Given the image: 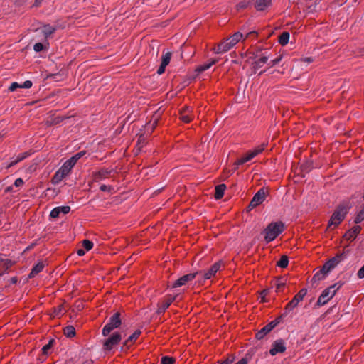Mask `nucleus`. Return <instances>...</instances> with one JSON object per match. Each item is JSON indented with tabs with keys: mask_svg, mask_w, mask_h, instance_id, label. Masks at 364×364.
Wrapping results in <instances>:
<instances>
[{
	"mask_svg": "<svg viewBox=\"0 0 364 364\" xmlns=\"http://www.w3.org/2000/svg\"><path fill=\"white\" fill-rule=\"evenodd\" d=\"M344 282L338 281L335 284L329 286L323 290L321 295L318 298L316 304L318 306H322L326 304L336 294V292L342 287Z\"/></svg>",
	"mask_w": 364,
	"mask_h": 364,
	"instance_id": "obj_1",
	"label": "nucleus"
},
{
	"mask_svg": "<svg viewBox=\"0 0 364 364\" xmlns=\"http://www.w3.org/2000/svg\"><path fill=\"white\" fill-rule=\"evenodd\" d=\"M284 230V225L282 222H272L269 223L264 230V240L267 243L273 241Z\"/></svg>",
	"mask_w": 364,
	"mask_h": 364,
	"instance_id": "obj_2",
	"label": "nucleus"
},
{
	"mask_svg": "<svg viewBox=\"0 0 364 364\" xmlns=\"http://www.w3.org/2000/svg\"><path fill=\"white\" fill-rule=\"evenodd\" d=\"M350 208V206L348 203H341L332 214L328 221V227L338 226L344 220Z\"/></svg>",
	"mask_w": 364,
	"mask_h": 364,
	"instance_id": "obj_3",
	"label": "nucleus"
},
{
	"mask_svg": "<svg viewBox=\"0 0 364 364\" xmlns=\"http://www.w3.org/2000/svg\"><path fill=\"white\" fill-rule=\"evenodd\" d=\"M122 323L121 314L119 312L114 313L109 319L107 323L103 327L102 334L107 336L110 332L120 326Z\"/></svg>",
	"mask_w": 364,
	"mask_h": 364,
	"instance_id": "obj_4",
	"label": "nucleus"
},
{
	"mask_svg": "<svg viewBox=\"0 0 364 364\" xmlns=\"http://www.w3.org/2000/svg\"><path fill=\"white\" fill-rule=\"evenodd\" d=\"M266 144H262L254 149L248 151L244 156L240 158L235 164V169L237 168L238 166L242 165L257 156L258 154H261L265 149Z\"/></svg>",
	"mask_w": 364,
	"mask_h": 364,
	"instance_id": "obj_5",
	"label": "nucleus"
},
{
	"mask_svg": "<svg viewBox=\"0 0 364 364\" xmlns=\"http://www.w3.org/2000/svg\"><path fill=\"white\" fill-rule=\"evenodd\" d=\"M306 293L307 290L306 289H301L294 296V297L286 305L284 310L283 316H286L288 314H289L298 305V304L303 300Z\"/></svg>",
	"mask_w": 364,
	"mask_h": 364,
	"instance_id": "obj_6",
	"label": "nucleus"
},
{
	"mask_svg": "<svg viewBox=\"0 0 364 364\" xmlns=\"http://www.w3.org/2000/svg\"><path fill=\"white\" fill-rule=\"evenodd\" d=\"M122 339L121 333L119 332H114L109 338L105 339L102 343V348L105 351L112 350L114 346H116Z\"/></svg>",
	"mask_w": 364,
	"mask_h": 364,
	"instance_id": "obj_7",
	"label": "nucleus"
},
{
	"mask_svg": "<svg viewBox=\"0 0 364 364\" xmlns=\"http://www.w3.org/2000/svg\"><path fill=\"white\" fill-rule=\"evenodd\" d=\"M200 274H202L201 272L187 274L174 281L171 284L168 285V287H170L171 288H178L184 286L189 282L193 280L195 278H197V277H198Z\"/></svg>",
	"mask_w": 364,
	"mask_h": 364,
	"instance_id": "obj_8",
	"label": "nucleus"
},
{
	"mask_svg": "<svg viewBox=\"0 0 364 364\" xmlns=\"http://www.w3.org/2000/svg\"><path fill=\"white\" fill-rule=\"evenodd\" d=\"M221 264V261L217 262L207 271L200 272L202 274L197 277L198 282H205V280L212 278V277H213L217 273V272L219 271Z\"/></svg>",
	"mask_w": 364,
	"mask_h": 364,
	"instance_id": "obj_9",
	"label": "nucleus"
},
{
	"mask_svg": "<svg viewBox=\"0 0 364 364\" xmlns=\"http://www.w3.org/2000/svg\"><path fill=\"white\" fill-rule=\"evenodd\" d=\"M286 349L287 347L285 341L283 339L279 338L272 343V347L269 350V354L274 356L278 353H283L285 352Z\"/></svg>",
	"mask_w": 364,
	"mask_h": 364,
	"instance_id": "obj_10",
	"label": "nucleus"
},
{
	"mask_svg": "<svg viewBox=\"0 0 364 364\" xmlns=\"http://www.w3.org/2000/svg\"><path fill=\"white\" fill-rule=\"evenodd\" d=\"M269 55L267 52L259 54H256L255 60L252 63V68L255 72L262 68L265 64H268Z\"/></svg>",
	"mask_w": 364,
	"mask_h": 364,
	"instance_id": "obj_11",
	"label": "nucleus"
},
{
	"mask_svg": "<svg viewBox=\"0 0 364 364\" xmlns=\"http://www.w3.org/2000/svg\"><path fill=\"white\" fill-rule=\"evenodd\" d=\"M342 259V255H338L328 260L322 267L323 271L329 273Z\"/></svg>",
	"mask_w": 364,
	"mask_h": 364,
	"instance_id": "obj_12",
	"label": "nucleus"
},
{
	"mask_svg": "<svg viewBox=\"0 0 364 364\" xmlns=\"http://www.w3.org/2000/svg\"><path fill=\"white\" fill-rule=\"evenodd\" d=\"M176 297L177 295H168L165 299H164L159 304L156 313L158 314H164L165 311L169 307V306L175 301Z\"/></svg>",
	"mask_w": 364,
	"mask_h": 364,
	"instance_id": "obj_13",
	"label": "nucleus"
},
{
	"mask_svg": "<svg viewBox=\"0 0 364 364\" xmlns=\"http://www.w3.org/2000/svg\"><path fill=\"white\" fill-rule=\"evenodd\" d=\"M265 198V191L264 188H260L256 194L253 196L250 203V207L252 208L256 207L257 205L261 204Z\"/></svg>",
	"mask_w": 364,
	"mask_h": 364,
	"instance_id": "obj_14",
	"label": "nucleus"
},
{
	"mask_svg": "<svg viewBox=\"0 0 364 364\" xmlns=\"http://www.w3.org/2000/svg\"><path fill=\"white\" fill-rule=\"evenodd\" d=\"M85 154V151H80L77 153L75 155L67 160L63 164V166L65 167V168L70 173L73 167L77 163V160L80 159Z\"/></svg>",
	"mask_w": 364,
	"mask_h": 364,
	"instance_id": "obj_15",
	"label": "nucleus"
},
{
	"mask_svg": "<svg viewBox=\"0 0 364 364\" xmlns=\"http://www.w3.org/2000/svg\"><path fill=\"white\" fill-rule=\"evenodd\" d=\"M68 173L69 172L62 166L53 176L51 179L52 183L54 185L58 184Z\"/></svg>",
	"mask_w": 364,
	"mask_h": 364,
	"instance_id": "obj_16",
	"label": "nucleus"
},
{
	"mask_svg": "<svg viewBox=\"0 0 364 364\" xmlns=\"http://www.w3.org/2000/svg\"><path fill=\"white\" fill-rule=\"evenodd\" d=\"M70 207L68 205L56 207L51 210L50 217L52 218H57L59 217L60 213L67 214L70 212Z\"/></svg>",
	"mask_w": 364,
	"mask_h": 364,
	"instance_id": "obj_17",
	"label": "nucleus"
},
{
	"mask_svg": "<svg viewBox=\"0 0 364 364\" xmlns=\"http://www.w3.org/2000/svg\"><path fill=\"white\" fill-rule=\"evenodd\" d=\"M361 227L359 225H355L350 230L347 231L344 235V238L347 240L353 241L355 239L358 234L360 232Z\"/></svg>",
	"mask_w": 364,
	"mask_h": 364,
	"instance_id": "obj_18",
	"label": "nucleus"
},
{
	"mask_svg": "<svg viewBox=\"0 0 364 364\" xmlns=\"http://www.w3.org/2000/svg\"><path fill=\"white\" fill-rule=\"evenodd\" d=\"M141 332L140 330L135 331L132 335H130L128 338L123 343V348H129L130 346L134 343L139 336L141 335Z\"/></svg>",
	"mask_w": 364,
	"mask_h": 364,
	"instance_id": "obj_19",
	"label": "nucleus"
},
{
	"mask_svg": "<svg viewBox=\"0 0 364 364\" xmlns=\"http://www.w3.org/2000/svg\"><path fill=\"white\" fill-rule=\"evenodd\" d=\"M274 328V325H272L271 323H268L265 326H264L260 331H259L255 337L257 340L262 339L268 333H269Z\"/></svg>",
	"mask_w": 364,
	"mask_h": 364,
	"instance_id": "obj_20",
	"label": "nucleus"
},
{
	"mask_svg": "<svg viewBox=\"0 0 364 364\" xmlns=\"http://www.w3.org/2000/svg\"><path fill=\"white\" fill-rule=\"evenodd\" d=\"M242 39H243V34L240 32H236L232 36L229 37V50Z\"/></svg>",
	"mask_w": 364,
	"mask_h": 364,
	"instance_id": "obj_21",
	"label": "nucleus"
},
{
	"mask_svg": "<svg viewBox=\"0 0 364 364\" xmlns=\"http://www.w3.org/2000/svg\"><path fill=\"white\" fill-rule=\"evenodd\" d=\"M226 190L225 184H220L215 186V193L214 198L215 200H219L223 198L225 193V191Z\"/></svg>",
	"mask_w": 364,
	"mask_h": 364,
	"instance_id": "obj_22",
	"label": "nucleus"
},
{
	"mask_svg": "<svg viewBox=\"0 0 364 364\" xmlns=\"http://www.w3.org/2000/svg\"><path fill=\"white\" fill-rule=\"evenodd\" d=\"M272 4V0H256L255 6L257 11H264Z\"/></svg>",
	"mask_w": 364,
	"mask_h": 364,
	"instance_id": "obj_23",
	"label": "nucleus"
},
{
	"mask_svg": "<svg viewBox=\"0 0 364 364\" xmlns=\"http://www.w3.org/2000/svg\"><path fill=\"white\" fill-rule=\"evenodd\" d=\"M56 26H53L49 24L44 25L43 28L41 29L42 33L43 34L46 38H48L50 36H51L56 31Z\"/></svg>",
	"mask_w": 364,
	"mask_h": 364,
	"instance_id": "obj_24",
	"label": "nucleus"
},
{
	"mask_svg": "<svg viewBox=\"0 0 364 364\" xmlns=\"http://www.w3.org/2000/svg\"><path fill=\"white\" fill-rule=\"evenodd\" d=\"M45 267V264L43 262H39L38 264H36L31 269L28 277L29 278H33L36 277L38 273L42 272Z\"/></svg>",
	"mask_w": 364,
	"mask_h": 364,
	"instance_id": "obj_25",
	"label": "nucleus"
},
{
	"mask_svg": "<svg viewBox=\"0 0 364 364\" xmlns=\"http://www.w3.org/2000/svg\"><path fill=\"white\" fill-rule=\"evenodd\" d=\"M328 273L323 271V268H321L318 272L314 274V275L312 277V282L313 283H317L323 279H324Z\"/></svg>",
	"mask_w": 364,
	"mask_h": 364,
	"instance_id": "obj_26",
	"label": "nucleus"
},
{
	"mask_svg": "<svg viewBox=\"0 0 364 364\" xmlns=\"http://www.w3.org/2000/svg\"><path fill=\"white\" fill-rule=\"evenodd\" d=\"M218 62L217 59H213L210 63H204L198 66L196 69V72L198 73H200L208 69H209L213 65L215 64Z\"/></svg>",
	"mask_w": 364,
	"mask_h": 364,
	"instance_id": "obj_27",
	"label": "nucleus"
},
{
	"mask_svg": "<svg viewBox=\"0 0 364 364\" xmlns=\"http://www.w3.org/2000/svg\"><path fill=\"white\" fill-rule=\"evenodd\" d=\"M109 173L110 171L103 168L94 173V178L95 181H100L107 178Z\"/></svg>",
	"mask_w": 364,
	"mask_h": 364,
	"instance_id": "obj_28",
	"label": "nucleus"
},
{
	"mask_svg": "<svg viewBox=\"0 0 364 364\" xmlns=\"http://www.w3.org/2000/svg\"><path fill=\"white\" fill-rule=\"evenodd\" d=\"M13 264L14 262L11 260L0 256V267H2L5 271L9 269Z\"/></svg>",
	"mask_w": 364,
	"mask_h": 364,
	"instance_id": "obj_29",
	"label": "nucleus"
},
{
	"mask_svg": "<svg viewBox=\"0 0 364 364\" xmlns=\"http://www.w3.org/2000/svg\"><path fill=\"white\" fill-rule=\"evenodd\" d=\"M215 53H223L228 50V43L226 41H223L220 43H219L217 47L214 48Z\"/></svg>",
	"mask_w": 364,
	"mask_h": 364,
	"instance_id": "obj_30",
	"label": "nucleus"
},
{
	"mask_svg": "<svg viewBox=\"0 0 364 364\" xmlns=\"http://www.w3.org/2000/svg\"><path fill=\"white\" fill-rule=\"evenodd\" d=\"M27 155L26 153H23V154H21V155H19L16 159L12 161L11 163H9V164L6 165L4 167L6 168H9L14 166H15L16 164H18V162L21 161L22 160H23L25 158H26Z\"/></svg>",
	"mask_w": 364,
	"mask_h": 364,
	"instance_id": "obj_31",
	"label": "nucleus"
},
{
	"mask_svg": "<svg viewBox=\"0 0 364 364\" xmlns=\"http://www.w3.org/2000/svg\"><path fill=\"white\" fill-rule=\"evenodd\" d=\"M289 41V33L288 32H283L279 37V43L282 46H285Z\"/></svg>",
	"mask_w": 364,
	"mask_h": 364,
	"instance_id": "obj_32",
	"label": "nucleus"
},
{
	"mask_svg": "<svg viewBox=\"0 0 364 364\" xmlns=\"http://www.w3.org/2000/svg\"><path fill=\"white\" fill-rule=\"evenodd\" d=\"M286 280L287 279L284 277H280L276 279L275 287L277 291H280L281 289L285 286Z\"/></svg>",
	"mask_w": 364,
	"mask_h": 364,
	"instance_id": "obj_33",
	"label": "nucleus"
},
{
	"mask_svg": "<svg viewBox=\"0 0 364 364\" xmlns=\"http://www.w3.org/2000/svg\"><path fill=\"white\" fill-rule=\"evenodd\" d=\"M289 264V259L287 255H282L279 261L277 262V265L280 268H286Z\"/></svg>",
	"mask_w": 364,
	"mask_h": 364,
	"instance_id": "obj_34",
	"label": "nucleus"
},
{
	"mask_svg": "<svg viewBox=\"0 0 364 364\" xmlns=\"http://www.w3.org/2000/svg\"><path fill=\"white\" fill-rule=\"evenodd\" d=\"M64 334L68 338H72L75 335V329L73 326H68L64 328Z\"/></svg>",
	"mask_w": 364,
	"mask_h": 364,
	"instance_id": "obj_35",
	"label": "nucleus"
},
{
	"mask_svg": "<svg viewBox=\"0 0 364 364\" xmlns=\"http://www.w3.org/2000/svg\"><path fill=\"white\" fill-rule=\"evenodd\" d=\"M171 58V52H167L166 53L163 54L162 56H161V64L167 66L168 65V63H170Z\"/></svg>",
	"mask_w": 364,
	"mask_h": 364,
	"instance_id": "obj_36",
	"label": "nucleus"
},
{
	"mask_svg": "<svg viewBox=\"0 0 364 364\" xmlns=\"http://www.w3.org/2000/svg\"><path fill=\"white\" fill-rule=\"evenodd\" d=\"M54 343H55V340L54 339H50L48 343L45 345L42 348V349H41L42 353L43 355H48L49 350L52 348V346H53Z\"/></svg>",
	"mask_w": 364,
	"mask_h": 364,
	"instance_id": "obj_37",
	"label": "nucleus"
},
{
	"mask_svg": "<svg viewBox=\"0 0 364 364\" xmlns=\"http://www.w3.org/2000/svg\"><path fill=\"white\" fill-rule=\"evenodd\" d=\"M186 109H188V108H186V109L182 110L180 112V119L183 122L188 123V122H190L191 121V116H189L188 114L186 113Z\"/></svg>",
	"mask_w": 364,
	"mask_h": 364,
	"instance_id": "obj_38",
	"label": "nucleus"
},
{
	"mask_svg": "<svg viewBox=\"0 0 364 364\" xmlns=\"http://www.w3.org/2000/svg\"><path fill=\"white\" fill-rule=\"evenodd\" d=\"M363 220H364V205H363V207L362 208V209L356 215L354 221L356 224H358V223H361Z\"/></svg>",
	"mask_w": 364,
	"mask_h": 364,
	"instance_id": "obj_39",
	"label": "nucleus"
},
{
	"mask_svg": "<svg viewBox=\"0 0 364 364\" xmlns=\"http://www.w3.org/2000/svg\"><path fill=\"white\" fill-rule=\"evenodd\" d=\"M175 360L168 356H164L161 358V364H173Z\"/></svg>",
	"mask_w": 364,
	"mask_h": 364,
	"instance_id": "obj_40",
	"label": "nucleus"
},
{
	"mask_svg": "<svg viewBox=\"0 0 364 364\" xmlns=\"http://www.w3.org/2000/svg\"><path fill=\"white\" fill-rule=\"evenodd\" d=\"M82 246L87 251H89L92 248L93 243L90 240H84L82 241Z\"/></svg>",
	"mask_w": 364,
	"mask_h": 364,
	"instance_id": "obj_41",
	"label": "nucleus"
},
{
	"mask_svg": "<svg viewBox=\"0 0 364 364\" xmlns=\"http://www.w3.org/2000/svg\"><path fill=\"white\" fill-rule=\"evenodd\" d=\"M156 125H157V119L156 118L153 122H150L149 124H146L147 132H149L150 129L149 133H151L153 132V130L154 129V128L156 127Z\"/></svg>",
	"mask_w": 364,
	"mask_h": 364,
	"instance_id": "obj_42",
	"label": "nucleus"
},
{
	"mask_svg": "<svg viewBox=\"0 0 364 364\" xmlns=\"http://www.w3.org/2000/svg\"><path fill=\"white\" fill-rule=\"evenodd\" d=\"M282 58V56L280 55V56H279V57H277V58H274L273 60H271L269 61L268 60V62H269L268 63V65L269 67H273V66L277 65L281 61Z\"/></svg>",
	"mask_w": 364,
	"mask_h": 364,
	"instance_id": "obj_43",
	"label": "nucleus"
},
{
	"mask_svg": "<svg viewBox=\"0 0 364 364\" xmlns=\"http://www.w3.org/2000/svg\"><path fill=\"white\" fill-rule=\"evenodd\" d=\"M45 48V46L41 43H36L33 46V50L36 52H41Z\"/></svg>",
	"mask_w": 364,
	"mask_h": 364,
	"instance_id": "obj_44",
	"label": "nucleus"
},
{
	"mask_svg": "<svg viewBox=\"0 0 364 364\" xmlns=\"http://www.w3.org/2000/svg\"><path fill=\"white\" fill-rule=\"evenodd\" d=\"M17 88H21V84L18 83V82H13L11 83V85H10V87H9V90L11 91V92H14L15 91Z\"/></svg>",
	"mask_w": 364,
	"mask_h": 364,
	"instance_id": "obj_45",
	"label": "nucleus"
},
{
	"mask_svg": "<svg viewBox=\"0 0 364 364\" xmlns=\"http://www.w3.org/2000/svg\"><path fill=\"white\" fill-rule=\"evenodd\" d=\"M284 316H283V314L278 318H277L276 319H274V321H271V324L272 325H274V328H275L282 321V319L284 318Z\"/></svg>",
	"mask_w": 364,
	"mask_h": 364,
	"instance_id": "obj_46",
	"label": "nucleus"
},
{
	"mask_svg": "<svg viewBox=\"0 0 364 364\" xmlns=\"http://www.w3.org/2000/svg\"><path fill=\"white\" fill-rule=\"evenodd\" d=\"M33 83L31 80H26L23 84H21V88L28 89L31 87Z\"/></svg>",
	"mask_w": 364,
	"mask_h": 364,
	"instance_id": "obj_47",
	"label": "nucleus"
},
{
	"mask_svg": "<svg viewBox=\"0 0 364 364\" xmlns=\"http://www.w3.org/2000/svg\"><path fill=\"white\" fill-rule=\"evenodd\" d=\"M357 276L359 279H363L364 278V264L362 266V267L358 271Z\"/></svg>",
	"mask_w": 364,
	"mask_h": 364,
	"instance_id": "obj_48",
	"label": "nucleus"
},
{
	"mask_svg": "<svg viewBox=\"0 0 364 364\" xmlns=\"http://www.w3.org/2000/svg\"><path fill=\"white\" fill-rule=\"evenodd\" d=\"M23 184V181L22 178H18L17 179H16V181H14V186L16 187H20Z\"/></svg>",
	"mask_w": 364,
	"mask_h": 364,
	"instance_id": "obj_49",
	"label": "nucleus"
},
{
	"mask_svg": "<svg viewBox=\"0 0 364 364\" xmlns=\"http://www.w3.org/2000/svg\"><path fill=\"white\" fill-rule=\"evenodd\" d=\"M166 65L161 64V65H160V66H159V68H158V70H157V72H156V73H157L159 75H161V74H163V73H164V71H165V68H166Z\"/></svg>",
	"mask_w": 364,
	"mask_h": 364,
	"instance_id": "obj_50",
	"label": "nucleus"
},
{
	"mask_svg": "<svg viewBox=\"0 0 364 364\" xmlns=\"http://www.w3.org/2000/svg\"><path fill=\"white\" fill-rule=\"evenodd\" d=\"M100 189L102 191H109L112 189V188L110 186H107L106 185H102L100 187Z\"/></svg>",
	"mask_w": 364,
	"mask_h": 364,
	"instance_id": "obj_51",
	"label": "nucleus"
},
{
	"mask_svg": "<svg viewBox=\"0 0 364 364\" xmlns=\"http://www.w3.org/2000/svg\"><path fill=\"white\" fill-rule=\"evenodd\" d=\"M85 253V251L83 250V249H79L77 250V254L79 255V256H82L84 255Z\"/></svg>",
	"mask_w": 364,
	"mask_h": 364,
	"instance_id": "obj_52",
	"label": "nucleus"
},
{
	"mask_svg": "<svg viewBox=\"0 0 364 364\" xmlns=\"http://www.w3.org/2000/svg\"><path fill=\"white\" fill-rule=\"evenodd\" d=\"M17 282H18V279H17V277H14L11 278V279H10V282H11V284H16V283H17Z\"/></svg>",
	"mask_w": 364,
	"mask_h": 364,
	"instance_id": "obj_53",
	"label": "nucleus"
},
{
	"mask_svg": "<svg viewBox=\"0 0 364 364\" xmlns=\"http://www.w3.org/2000/svg\"><path fill=\"white\" fill-rule=\"evenodd\" d=\"M235 364H247V361L246 359L245 358H242L240 360H239L237 363Z\"/></svg>",
	"mask_w": 364,
	"mask_h": 364,
	"instance_id": "obj_54",
	"label": "nucleus"
},
{
	"mask_svg": "<svg viewBox=\"0 0 364 364\" xmlns=\"http://www.w3.org/2000/svg\"><path fill=\"white\" fill-rule=\"evenodd\" d=\"M13 190L12 186H8L5 188V193L11 192Z\"/></svg>",
	"mask_w": 364,
	"mask_h": 364,
	"instance_id": "obj_55",
	"label": "nucleus"
},
{
	"mask_svg": "<svg viewBox=\"0 0 364 364\" xmlns=\"http://www.w3.org/2000/svg\"><path fill=\"white\" fill-rule=\"evenodd\" d=\"M63 307L61 306L58 307V309L55 311L56 314H60L61 313Z\"/></svg>",
	"mask_w": 364,
	"mask_h": 364,
	"instance_id": "obj_56",
	"label": "nucleus"
},
{
	"mask_svg": "<svg viewBox=\"0 0 364 364\" xmlns=\"http://www.w3.org/2000/svg\"><path fill=\"white\" fill-rule=\"evenodd\" d=\"M304 61L309 63H311L313 61L312 58H306L304 59Z\"/></svg>",
	"mask_w": 364,
	"mask_h": 364,
	"instance_id": "obj_57",
	"label": "nucleus"
},
{
	"mask_svg": "<svg viewBox=\"0 0 364 364\" xmlns=\"http://www.w3.org/2000/svg\"><path fill=\"white\" fill-rule=\"evenodd\" d=\"M41 1H42V0H36L35 1V6H38Z\"/></svg>",
	"mask_w": 364,
	"mask_h": 364,
	"instance_id": "obj_58",
	"label": "nucleus"
},
{
	"mask_svg": "<svg viewBox=\"0 0 364 364\" xmlns=\"http://www.w3.org/2000/svg\"><path fill=\"white\" fill-rule=\"evenodd\" d=\"M245 6H246V4L245 3H242L238 5L239 8H245Z\"/></svg>",
	"mask_w": 364,
	"mask_h": 364,
	"instance_id": "obj_59",
	"label": "nucleus"
},
{
	"mask_svg": "<svg viewBox=\"0 0 364 364\" xmlns=\"http://www.w3.org/2000/svg\"><path fill=\"white\" fill-rule=\"evenodd\" d=\"M239 60L240 59H237V60H232L231 62L232 63H239Z\"/></svg>",
	"mask_w": 364,
	"mask_h": 364,
	"instance_id": "obj_60",
	"label": "nucleus"
},
{
	"mask_svg": "<svg viewBox=\"0 0 364 364\" xmlns=\"http://www.w3.org/2000/svg\"><path fill=\"white\" fill-rule=\"evenodd\" d=\"M82 364H92V361L87 360V361L84 362Z\"/></svg>",
	"mask_w": 364,
	"mask_h": 364,
	"instance_id": "obj_61",
	"label": "nucleus"
},
{
	"mask_svg": "<svg viewBox=\"0 0 364 364\" xmlns=\"http://www.w3.org/2000/svg\"><path fill=\"white\" fill-rule=\"evenodd\" d=\"M221 364H228V359L225 360Z\"/></svg>",
	"mask_w": 364,
	"mask_h": 364,
	"instance_id": "obj_62",
	"label": "nucleus"
},
{
	"mask_svg": "<svg viewBox=\"0 0 364 364\" xmlns=\"http://www.w3.org/2000/svg\"><path fill=\"white\" fill-rule=\"evenodd\" d=\"M141 139H144V136H143V135H141V136H139V141H141Z\"/></svg>",
	"mask_w": 364,
	"mask_h": 364,
	"instance_id": "obj_63",
	"label": "nucleus"
},
{
	"mask_svg": "<svg viewBox=\"0 0 364 364\" xmlns=\"http://www.w3.org/2000/svg\"><path fill=\"white\" fill-rule=\"evenodd\" d=\"M225 297H228V293H225Z\"/></svg>",
	"mask_w": 364,
	"mask_h": 364,
	"instance_id": "obj_64",
	"label": "nucleus"
}]
</instances>
